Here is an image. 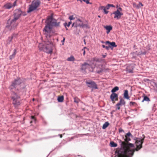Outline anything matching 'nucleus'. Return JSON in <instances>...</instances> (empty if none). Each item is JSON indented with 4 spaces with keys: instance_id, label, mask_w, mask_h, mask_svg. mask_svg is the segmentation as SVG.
<instances>
[{
    "instance_id": "49",
    "label": "nucleus",
    "mask_w": 157,
    "mask_h": 157,
    "mask_svg": "<svg viewBox=\"0 0 157 157\" xmlns=\"http://www.w3.org/2000/svg\"><path fill=\"white\" fill-rule=\"evenodd\" d=\"M94 60L96 61H98V59H94Z\"/></svg>"
},
{
    "instance_id": "55",
    "label": "nucleus",
    "mask_w": 157,
    "mask_h": 157,
    "mask_svg": "<svg viewBox=\"0 0 157 157\" xmlns=\"http://www.w3.org/2000/svg\"><path fill=\"white\" fill-rule=\"evenodd\" d=\"M83 41H84V43H85V44H86V40H85V39H84V40H83Z\"/></svg>"
},
{
    "instance_id": "36",
    "label": "nucleus",
    "mask_w": 157,
    "mask_h": 157,
    "mask_svg": "<svg viewBox=\"0 0 157 157\" xmlns=\"http://www.w3.org/2000/svg\"><path fill=\"white\" fill-rule=\"evenodd\" d=\"M17 53V50L16 49H15L14 50V52L13 53V54H12V55L14 56H15V55H16V54Z\"/></svg>"
},
{
    "instance_id": "58",
    "label": "nucleus",
    "mask_w": 157,
    "mask_h": 157,
    "mask_svg": "<svg viewBox=\"0 0 157 157\" xmlns=\"http://www.w3.org/2000/svg\"><path fill=\"white\" fill-rule=\"evenodd\" d=\"M145 53H145V52H144V53L143 54H145Z\"/></svg>"
},
{
    "instance_id": "52",
    "label": "nucleus",
    "mask_w": 157,
    "mask_h": 157,
    "mask_svg": "<svg viewBox=\"0 0 157 157\" xmlns=\"http://www.w3.org/2000/svg\"><path fill=\"white\" fill-rule=\"evenodd\" d=\"M68 23L71 25L72 23V22L71 21H70Z\"/></svg>"
},
{
    "instance_id": "5",
    "label": "nucleus",
    "mask_w": 157,
    "mask_h": 157,
    "mask_svg": "<svg viewBox=\"0 0 157 157\" xmlns=\"http://www.w3.org/2000/svg\"><path fill=\"white\" fill-rule=\"evenodd\" d=\"M41 2L40 0H34L31 4L29 5V7L28 11V13H30L36 10L39 6Z\"/></svg>"
},
{
    "instance_id": "37",
    "label": "nucleus",
    "mask_w": 157,
    "mask_h": 157,
    "mask_svg": "<svg viewBox=\"0 0 157 157\" xmlns=\"http://www.w3.org/2000/svg\"><path fill=\"white\" fill-rule=\"evenodd\" d=\"M105 7L106 8V9L107 10L109 9L110 7V6H109V4H107L106 6H105Z\"/></svg>"
},
{
    "instance_id": "40",
    "label": "nucleus",
    "mask_w": 157,
    "mask_h": 157,
    "mask_svg": "<svg viewBox=\"0 0 157 157\" xmlns=\"http://www.w3.org/2000/svg\"><path fill=\"white\" fill-rule=\"evenodd\" d=\"M119 131L120 132H124V131L121 128H120L119 129Z\"/></svg>"
},
{
    "instance_id": "18",
    "label": "nucleus",
    "mask_w": 157,
    "mask_h": 157,
    "mask_svg": "<svg viewBox=\"0 0 157 157\" xmlns=\"http://www.w3.org/2000/svg\"><path fill=\"white\" fill-rule=\"evenodd\" d=\"M104 28L107 30V34H108L112 29V27L110 25L106 26H105Z\"/></svg>"
},
{
    "instance_id": "25",
    "label": "nucleus",
    "mask_w": 157,
    "mask_h": 157,
    "mask_svg": "<svg viewBox=\"0 0 157 157\" xmlns=\"http://www.w3.org/2000/svg\"><path fill=\"white\" fill-rule=\"evenodd\" d=\"M110 145L111 147H116L117 146V144L113 141L111 142L110 143Z\"/></svg>"
},
{
    "instance_id": "10",
    "label": "nucleus",
    "mask_w": 157,
    "mask_h": 157,
    "mask_svg": "<svg viewBox=\"0 0 157 157\" xmlns=\"http://www.w3.org/2000/svg\"><path fill=\"white\" fill-rule=\"evenodd\" d=\"M113 14L114 15V18H116L117 19H119L120 18L121 16L123 14L122 13L120 12L118 10H116V11L111 13V15H112Z\"/></svg>"
},
{
    "instance_id": "47",
    "label": "nucleus",
    "mask_w": 157,
    "mask_h": 157,
    "mask_svg": "<svg viewBox=\"0 0 157 157\" xmlns=\"http://www.w3.org/2000/svg\"><path fill=\"white\" fill-rule=\"evenodd\" d=\"M139 5H140L141 6H143V5L141 2L139 3Z\"/></svg>"
},
{
    "instance_id": "9",
    "label": "nucleus",
    "mask_w": 157,
    "mask_h": 157,
    "mask_svg": "<svg viewBox=\"0 0 157 157\" xmlns=\"http://www.w3.org/2000/svg\"><path fill=\"white\" fill-rule=\"evenodd\" d=\"M83 22L79 19H78L75 21L74 22L72 25V27H74L77 28L78 27H81L82 24Z\"/></svg>"
},
{
    "instance_id": "11",
    "label": "nucleus",
    "mask_w": 157,
    "mask_h": 157,
    "mask_svg": "<svg viewBox=\"0 0 157 157\" xmlns=\"http://www.w3.org/2000/svg\"><path fill=\"white\" fill-rule=\"evenodd\" d=\"M110 98L113 103L115 101L118 100V95L116 93H112L110 96Z\"/></svg>"
},
{
    "instance_id": "24",
    "label": "nucleus",
    "mask_w": 157,
    "mask_h": 157,
    "mask_svg": "<svg viewBox=\"0 0 157 157\" xmlns=\"http://www.w3.org/2000/svg\"><path fill=\"white\" fill-rule=\"evenodd\" d=\"M119 89V87L118 86L115 87L111 90V92L112 93H114L117 91H118Z\"/></svg>"
},
{
    "instance_id": "50",
    "label": "nucleus",
    "mask_w": 157,
    "mask_h": 157,
    "mask_svg": "<svg viewBox=\"0 0 157 157\" xmlns=\"http://www.w3.org/2000/svg\"><path fill=\"white\" fill-rule=\"evenodd\" d=\"M102 46L103 48H105V47H106V46H105V45H102Z\"/></svg>"
},
{
    "instance_id": "56",
    "label": "nucleus",
    "mask_w": 157,
    "mask_h": 157,
    "mask_svg": "<svg viewBox=\"0 0 157 157\" xmlns=\"http://www.w3.org/2000/svg\"><path fill=\"white\" fill-rule=\"evenodd\" d=\"M65 28H66V30H68V29L67 28V27H65Z\"/></svg>"
},
{
    "instance_id": "6",
    "label": "nucleus",
    "mask_w": 157,
    "mask_h": 157,
    "mask_svg": "<svg viewBox=\"0 0 157 157\" xmlns=\"http://www.w3.org/2000/svg\"><path fill=\"white\" fill-rule=\"evenodd\" d=\"M11 98L13 99V103L15 107H17L20 104L18 99L20 98L19 96L14 92H12Z\"/></svg>"
},
{
    "instance_id": "7",
    "label": "nucleus",
    "mask_w": 157,
    "mask_h": 157,
    "mask_svg": "<svg viewBox=\"0 0 157 157\" xmlns=\"http://www.w3.org/2000/svg\"><path fill=\"white\" fill-rule=\"evenodd\" d=\"M21 82V79L19 78H17L12 82L11 85L10 87V89L11 90L16 88L17 86L20 84Z\"/></svg>"
},
{
    "instance_id": "14",
    "label": "nucleus",
    "mask_w": 157,
    "mask_h": 157,
    "mask_svg": "<svg viewBox=\"0 0 157 157\" xmlns=\"http://www.w3.org/2000/svg\"><path fill=\"white\" fill-rule=\"evenodd\" d=\"M133 68L132 65H128L126 68V71L127 72L129 73H133Z\"/></svg>"
},
{
    "instance_id": "8",
    "label": "nucleus",
    "mask_w": 157,
    "mask_h": 157,
    "mask_svg": "<svg viewBox=\"0 0 157 157\" xmlns=\"http://www.w3.org/2000/svg\"><path fill=\"white\" fill-rule=\"evenodd\" d=\"M86 83L88 87L92 88V89H98L97 84L94 82L89 81H86Z\"/></svg>"
},
{
    "instance_id": "2",
    "label": "nucleus",
    "mask_w": 157,
    "mask_h": 157,
    "mask_svg": "<svg viewBox=\"0 0 157 157\" xmlns=\"http://www.w3.org/2000/svg\"><path fill=\"white\" fill-rule=\"evenodd\" d=\"M124 141L119 140V142L121 143V148L117 149L115 153L117 154L114 157H127L129 151L130 147H134L133 144L129 143V141L131 140L129 137H125Z\"/></svg>"
},
{
    "instance_id": "1",
    "label": "nucleus",
    "mask_w": 157,
    "mask_h": 157,
    "mask_svg": "<svg viewBox=\"0 0 157 157\" xmlns=\"http://www.w3.org/2000/svg\"><path fill=\"white\" fill-rule=\"evenodd\" d=\"M46 25L43 31L46 37L44 43L39 44L38 47L40 50L43 51L47 53L51 54L52 52L53 44L49 38L54 35L55 31L52 27L58 25L56 20L53 17L52 14L48 17L46 21Z\"/></svg>"
},
{
    "instance_id": "27",
    "label": "nucleus",
    "mask_w": 157,
    "mask_h": 157,
    "mask_svg": "<svg viewBox=\"0 0 157 157\" xmlns=\"http://www.w3.org/2000/svg\"><path fill=\"white\" fill-rule=\"evenodd\" d=\"M80 101V100L77 97H75L74 98V102H75L78 104Z\"/></svg>"
},
{
    "instance_id": "20",
    "label": "nucleus",
    "mask_w": 157,
    "mask_h": 157,
    "mask_svg": "<svg viewBox=\"0 0 157 157\" xmlns=\"http://www.w3.org/2000/svg\"><path fill=\"white\" fill-rule=\"evenodd\" d=\"M99 67L100 68L98 69V68L97 72L98 73L100 74L102 73L103 71H104V69H103L101 68L102 67V66H99Z\"/></svg>"
},
{
    "instance_id": "31",
    "label": "nucleus",
    "mask_w": 157,
    "mask_h": 157,
    "mask_svg": "<svg viewBox=\"0 0 157 157\" xmlns=\"http://www.w3.org/2000/svg\"><path fill=\"white\" fill-rule=\"evenodd\" d=\"M64 99V97L63 96H59V102H63Z\"/></svg>"
},
{
    "instance_id": "43",
    "label": "nucleus",
    "mask_w": 157,
    "mask_h": 157,
    "mask_svg": "<svg viewBox=\"0 0 157 157\" xmlns=\"http://www.w3.org/2000/svg\"><path fill=\"white\" fill-rule=\"evenodd\" d=\"M65 40V38L63 37V40L61 41V42L62 43V45H63L64 44V42Z\"/></svg>"
},
{
    "instance_id": "42",
    "label": "nucleus",
    "mask_w": 157,
    "mask_h": 157,
    "mask_svg": "<svg viewBox=\"0 0 157 157\" xmlns=\"http://www.w3.org/2000/svg\"><path fill=\"white\" fill-rule=\"evenodd\" d=\"M117 10H118L120 12H121L122 11V9L121 7H119L118 8Z\"/></svg>"
},
{
    "instance_id": "60",
    "label": "nucleus",
    "mask_w": 157,
    "mask_h": 157,
    "mask_svg": "<svg viewBox=\"0 0 157 157\" xmlns=\"http://www.w3.org/2000/svg\"><path fill=\"white\" fill-rule=\"evenodd\" d=\"M101 42H102V43H104V42L102 41Z\"/></svg>"
},
{
    "instance_id": "59",
    "label": "nucleus",
    "mask_w": 157,
    "mask_h": 157,
    "mask_svg": "<svg viewBox=\"0 0 157 157\" xmlns=\"http://www.w3.org/2000/svg\"><path fill=\"white\" fill-rule=\"evenodd\" d=\"M98 17H100V16H98Z\"/></svg>"
},
{
    "instance_id": "32",
    "label": "nucleus",
    "mask_w": 157,
    "mask_h": 157,
    "mask_svg": "<svg viewBox=\"0 0 157 157\" xmlns=\"http://www.w3.org/2000/svg\"><path fill=\"white\" fill-rule=\"evenodd\" d=\"M64 25L65 26V27H67H67H69L70 25V24H69L68 23L67 24V22H65V23H64Z\"/></svg>"
},
{
    "instance_id": "17",
    "label": "nucleus",
    "mask_w": 157,
    "mask_h": 157,
    "mask_svg": "<svg viewBox=\"0 0 157 157\" xmlns=\"http://www.w3.org/2000/svg\"><path fill=\"white\" fill-rule=\"evenodd\" d=\"M4 7L6 9H9L13 7V6H12V4L11 3H8L4 5Z\"/></svg>"
},
{
    "instance_id": "54",
    "label": "nucleus",
    "mask_w": 157,
    "mask_h": 157,
    "mask_svg": "<svg viewBox=\"0 0 157 157\" xmlns=\"http://www.w3.org/2000/svg\"><path fill=\"white\" fill-rule=\"evenodd\" d=\"M59 136L60 138H62V134L59 135Z\"/></svg>"
},
{
    "instance_id": "44",
    "label": "nucleus",
    "mask_w": 157,
    "mask_h": 157,
    "mask_svg": "<svg viewBox=\"0 0 157 157\" xmlns=\"http://www.w3.org/2000/svg\"><path fill=\"white\" fill-rule=\"evenodd\" d=\"M122 105L120 103V102H119L117 103V104H116V106H120Z\"/></svg>"
},
{
    "instance_id": "48",
    "label": "nucleus",
    "mask_w": 157,
    "mask_h": 157,
    "mask_svg": "<svg viewBox=\"0 0 157 157\" xmlns=\"http://www.w3.org/2000/svg\"><path fill=\"white\" fill-rule=\"evenodd\" d=\"M106 56V55H102V56L103 58H105Z\"/></svg>"
},
{
    "instance_id": "35",
    "label": "nucleus",
    "mask_w": 157,
    "mask_h": 157,
    "mask_svg": "<svg viewBox=\"0 0 157 157\" xmlns=\"http://www.w3.org/2000/svg\"><path fill=\"white\" fill-rule=\"evenodd\" d=\"M85 48H86V47H84V48L82 49V51L83 52V55L84 56L85 55Z\"/></svg>"
},
{
    "instance_id": "15",
    "label": "nucleus",
    "mask_w": 157,
    "mask_h": 157,
    "mask_svg": "<svg viewBox=\"0 0 157 157\" xmlns=\"http://www.w3.org/2000/svg\"><path fill=\"white\" fill-rule=\"evenodd\" d=\"M105 44H108L109 46H111V48L112 49H113V48H112V47H116L117 45L116 44V43L115 42H109V41H106L105 42Z\"/></svg>"
},
{
    "instance_id": "23",
    "label": "nucleus",
    "mask_w": 157,
    "mask_h": 157,
    "mask_svg": "<svg viewBox=\"0 0 157 157\" xmlns=\"http://www.w3.org/2000/svg\"><path fill=\"white\" fill-rule=\"evenodd\" d=\"M109 125V123L108 122H105L103 125L102 128L105 129Z\"/></svg>"
},
{
    "instance_id": "30",
    "label": "nucleus",
    "mask_w": 157,
    "mask_h": 157,
    "mask_svg": "<svg viewBox=\"0 0 157 157\" xmlns=\"http://www.w3.org/2000/svg\"><path fill=\"white\" fill-rule=\"evenodd\" d=\"M31 119L33 120L32 121H31L30 123H32L33 122H34L35 123L36 122V120L34 118V117L33 116H31Z\"/></svg>"
},
{
    "instance_id": "34",
    "label": "nucleus",
    "mask_w": 157,
    "mask_h": 157,
    "mask_svg": "<svg viewBox=\"0 0 157 157\" xmlns=\"http://www.w3.org/2000/svg\"><path fill=\"white\" fill-rule=\"evenodd\" d=\"M69 19H70V20L71 21L72 20H74L75 19V18L74 17V16L73 15H71V16H70L69 17Z\"/></svg>"
},
{
    "instance_id": "19",
    "label": "nucleus",
    "mask_w": 157,
    "mask_h": 157,
    "mask_svg": "<svg viewBox=\"0 0 157 157\" xmlns=\"http://www.w3.org/2000/svg\"><path fill=\"white\" fill-rule=\"evenodd\" d=\"M124 98L128 99H129V97L128 96V91L127 90H125L124 91Z\"/></svg>"
},
{
    "instance_id": "45",
    "label": "nucleus",
    "mask_w": 157,
    "mask_h": 157,
    "mask_svg": "<svg viewBox=\"0 0 157 157\" xmlns=\"http://www.w3.org/2000/svg\"><path fill=\"white\" fill-rule=\"evenodd\" d=\"M109 6H110V7H115V6L114 5H113V4H109Z\"/></svg>"
},
{
    "instance_id": "4",
    "label": "nucleus",
    "mask_w": 157,
    "mask_h": 157,
    "mask_svg": "<svg viewBox=\"0 0 157 157\" xmlns=\"http://www.w3.org/2000/svg\"><path fill=\"white\" fill-rule=\"evenodd\" d=\"M144 138L142 139L140 138H136L135 140V144L136 147V148L134 149H130L129 151V153L127 157H132L134 154L135 151H138L142 147V144H143L144 139L145 138V136L144 135H143Z\"/></svg>"
},
{
    "instance_id": "26",
    "label": "nucleus",
    "mask_w": 157,
    "mask_h": 157,
    "mask_svg": "<svg viewBox=\"0 0 157 157\" xmlns=\"http://www.w3.org/2000/svg\"><path fill=\"white\" fill-rule=\"evenodd\" d=\"M81 27L82 28H86L88 29H89L90 28V27L87 24H83V23H82V24Z\"/></svg>"
},
{
    "instance_id": "41",
    "label": "nucleus",
    "mask_w": 157,
    "mask_h": 157,
    "mask_svg": "<svg viewBox=\"0 0 157 157\" xmlns=\"http://www.w3.org/2000/svg\"><path fill=\"white\" fill-rule=\"evenodd\" d=\"M109 48H111V46L109 45L108 46H106L105 48L106 50H108L109 49Z\"/></svg>"
},
{
    "instance_id": "12",
    "label": "nucleus",
    "mask_w": 157,
    "mask_h": 157,
    "mask_svg": "<svg viewBox=\"0 0 157 157\" xmlns=\"http://www.w3.org/2000/svg\"><path fill=\"white\" fill-rule=\"evenodd\" d=\"M91 65L87 63H84L81 66V69L82 70H85L86 69H89V70L90 71V68L91 67Z\"/></svg>"
},
{
    "instance_id": "22",
    "label": "nucleus",
    "mask_w": 157,
    "mask_h": 157,
    "mask_svg": "<svg viewBox=\"0 0 157 157\" xmlns=\"http://www.w3.org/2000/svg\"><path fill=\"white\" fill-rule=\"evenodd\" d=\"M144 101H150V100L148 97L144 95V99L142 101V102H143Z\"/></svg>"
},
{
    "instance_id": "53",
    "label": "nucleus",
    "mask_w": 157,
    "mask_h": 157,
    "mask_svg": "<svg viewBox=\"0 0 157 157\" xmlns=\"http://www.w3.org/2000/svg\"><path fill=\"white\" fill-rule=\"evenodd\" d=\"M119 7H118V5H117V6H116V8H117V9H118V8Z\"/></svg>"
},
{
    "instance_id": "28",
    "label": "nucleus",
    "mask_w": 157,
    "mask_h": 157,
    "mask_svg": "<svg viewBox=\"0 0 157 157\" xmlns=\"http://www.w3.org/2000/svg\"><path fill=\"white\" fill-rule=\"evenodd\" d=\"M120 103L122 105H124L125 103L124 100L123 99H121L120 101Z\"/></svg>"
},
{
    "instance_id": "57",
    "label": "nucleus",
    "mask_w": 157,
    "mask_h": 157,
    "mask_svg": "<svg viewBox=\"0 0 157 157\" xmlns=\"http://www.w3.org/2000/svg\"><path fill=\"white\" fill-rule=\"evenodd\" d=\"M34 100H35L34 98H33V101H34Z\"/></svg>"
},
{
    "instance_id": "3",
    "label": "nucleus",
    "mask_w": 157,
    "mask_h": 157,
    "mask_svg": "<svg viewBox=\"0 0 157 157\" xmlns=\"http://www.w3.org/2000/svg\"><path fill=\"white\" fill-rule=\"evenodd\" d=\"M21 13L22 12L20 10H15L14 14V18L11 21L10 20L8 21L7 25L6 27V29L10 30H14L18 25L16 21L18 19Z\"/></svg>"
},
{
    "instance_id": "29",
    "label": "nucleus",
    "mask_w": 157,
    "mask_h": 157,
    "mask_svg": "<svg viewBox=\"0 0 157 157\" xmlns=\"http://www.w3.org/2000/svg\"><path fill=\"white\" fill-rule=\"evenodd\" d=\"M132 136V135L131 133L130 132H128V133H127L126 135H125V137H126V136L127 137H129L130 136Z\"/></svg>"
},
{
    "instance_id": "39",
    "label": "nucleus",
    "mask_w": 157,
    "mask_h": 157,
    "mask_svg": "<svg viewBox=\"0 0 157 157\" xmlns=\"http://www.w3.org/2000/svg\"><path fill=\"white\" fill-rule=\"evenodd\" d=\"M16 3H17V1H15L14 3H13V4H12V6H13V7H14L15 6H16Z\"/></svg>"
},
{
    "instance_id": "13",
    "label": "nucleus",
    "mask_w": 157,
    "mask_h": 157,
    "mask_svg": "<svg viewBox=\"0 0 157 157\" xmlns=\"http://www.w3.org/2000/svg\"><path fill=\"white\" fill-rule=\"evenodd\" d=\"M17 34H13L12 35L11 37H8V40H7V44H9L10 42L12 41V40L16 37Z\"/></svg>"
},
{
    "instance_id": "21",
    "label": "nucleus",
    "mask_w": 157,
    "mask_h": 157,
    "mask_svg": "<svg viewBox=\"0 0 157 157\" xmlns=\"http://www.w3.org/2000/svg\"><path fill=\"white\" fill-rule=\"evenodd\" d=\"M75 58L72 56H71L70 57L67 59V60L69 61H75Z\"/></svg>"
},
{
    "instance_id": "46",
    "label": "nucleus",
    "mask_w": 157,
    "mask_h": 157,
    "mask_svg": "<svg viewBox=\"0 0 157 157\" xmlns=\"http://www.w3.org/2000/svg\"><path fill=\"white\" fill-rule=\"evenodd\" d=\"M117 107V109L119 110L120 109V106H116Z\"/></svg>"
},
{
    "instance_id": "33",
    "label": "nucleus",
    "mask_w": 157,
    "mask_h": 157,
    "mask_svg": "<svg viewBox=\"0 0 157 157\" xmlns=\"http://www.w3.org/2000/svg\"><path fill=\"white\" fill-rule=\"evenodd\" d=\"M130 105H136V104L134 102L131 101L129 103Z\"/></svg>"
},
{
    "instance_id": "51",
    "label": "nucleus",
    "mask_w": 157,
    "mask_h": 157,
    "mask_svg": "<svg viewBox=\"0 0 157 157\" xmlns=\"http://www.w3.org/2000/svg\"><path fill=\"white\" fill-rule=\"evenodd\" d=\"M57 100L58 101V102H59V96H58L57 97Z\"/></svg>"
},
{
    "instance_id": "16",
    "label": "nucleus",
    "mask_w": 157,
    "mask_h": 157,
    "mask_svg": "<svg viewBox=\"0 0 157 157\" xmlns=\"http://www.w3.org/2000/svg\"><path fill=\"white\" fill-rule=\"evenodd\" d=\"M98 10H103L104 13L105 14H107L109 13V11H107V9L104 6H100L98 8Z\"/></svg>"
},
{
    "instance_id": "38",
    "label": "nucleus",
    "mask_w": 157,
    "mask_h": 157,
    "mask_svg": "<svg viewBox=\"0 0 157 157\" xmlns=\"http://www.w3.org/2000/svg\"><path fill=\"white\" fill-rule=\"evenodd\" d=\"M15 56H13L12 54L9 57L10 59L11 60L13 59L14 58Z\"/></svg>"
}]
</instances>
